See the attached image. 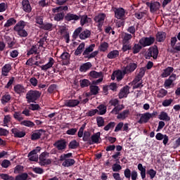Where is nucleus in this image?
Wrapping results in <instances>:
<instances>
[{
  "mask_svg": "<svg viewBox=\"0 0 180 180\" xmlns=\"http://www.w3.org/2000/svg\"><path fill=\"white\" fill-rule=\"evenodd\" d=\"M119 54H120V52L118 50H113V51H110L108 53L107 57L110 60H113L115 58H117V57H119Z\"/></svg>",
  "mask_w": 180,
  "mask_h": 180,
  "instance_id": "nucleus-29",
  "label": "nucleus"
},
{
  "mask_svg": "<svg viewBox=\"0 0 180 180\" xmlns=\"http://www.w3.org/2000/svg\"><path fill=\"white\" fill-rule=\"evenodd\" d=\"M70 57L71 56L70 55V53H68V52H63L60 57L62 65H68V64H70Z\"/></svg>",
  "mask_w": 180,
  "mask_h": 180,
  "instance_id": "nucleus-13",
  "label": "nucleus"
},
{
  "mask_svg": "<svg viewBox=\"0 0 180 180\" xmlns=\"http://www.w3.org/2000/svg\"><path fill=\"white\" fill-rule=\"evenodd\" d=\"M127 73H124V70H118L115 72V77L117 78V81H122L123 78L124 77V75H126Z\"/></svg>",
  "mask_w": 180,
  "mask_h": 180,
  "instance_id": "nucleus-40",
  "label": "nucleus"
},
{
  "mask_svg": "<svg viewBox=\"0 0 180 180\" xmlns=\"http://www.w3.org/2000/svg\"><path fill=\"white\" fill-rule=\"evenodd\" d=\"M22 126H25L26 127H33L35 126L33 122L30 120H24L20 122Z\"/></svg>",
  "mask_w": 180,
  "mask_h": 180,
  "instance_id": "nucleus-49",
  "label": "nucleus"
},
{
  "mask_svg": "<svg viewBox=\"0 0 180 180\" xmlns=\"http://www.w3.org/2000/svg\"><path fill=\"white\" fill-rule=\"evenodd\" d=\"M72 157V153L63 154L60 156L59 161H64V160H70Z\"/></svg>",
  "mask_w": 180,
  "mask_h": 180,
  "instance_id": "nucleus-55",
  "label": "nucleus"
},
{
  "mask_svg": "<svg viewBox=\"0 0 180 180\" xmlns=\"http://www.w3.org/2000/svg\"><path fill=\"white\" fill-rule=\"evenodd\" d=\"M11 95L5 94L1 98V103H3V104L8 103V102H9V101H11Z\"/></svg>",
  "mask_w": 180,
  "mask_h": 180,
  "instance_id": "nucleus-56",
  "label": "nucleus"
},
{
  "mask_svg": "<svg viewBox=\"0 0 180 180\" xmlns=\"http://www.w3.org/2000/svg\"><path fill=\"white\" fill-rule=\"evenodd\" d=\"M79 105V101L78 100H67L65 102V106H67L68 108H75V106H78Z\"/></svg>",
  "mask_w": 180,
  "mask_h": 180,
  "instance_id": "nucleus-23",
  "label": "nucleus"
},
{
  "mask_svg": "<svg viewBox=\"0 0 180 180\" xmlns=\"http://www.w3.org/2000/svg\"><path fill=\"white\" fill-rule=\"evenodd\" d=\"M11 131L13 134H14V137L22 139V137H25L26 136L25 131H19V129L16 128L12 129Z\"/></svg>",
  "mask_w": 180,
  "mask_h": 180,
  "instance_id": "nucleus-24",
  "label": "nucleus"
},
{
  "mask_svg": "<svg viewBox=\"0 0 180 180\" xmlns=\"http://www.w3.org/2000/svg\"><path fill=\"white\" fill-rule=\"evenodd\" d=\"M81 88H86L91 85V82L86 79H84L79 81Z\"/></svg>",
  "mask_w": 180,
  "mask_h": 180,
  "instance_id": "nucleus-50",
  "label": "nucleus"
},
{
  "mask_svg": "<svg viewBox=\"0 0 180 180\" xmlns=\"http://www.w3.org/2000/svg\"><path fill=\"white\" fill-rule=\"evenodd\" d=\"M53 64H54V59H53V58H50L49 62L48 63H46V65H41V69L43 71H47V70H49V68H51V67H53Z\"/></svg>",
  "mask_w": 180,
  "mask_h": 180,
  "instance_id": "nucleus-30",
  "label": "nucleus"
},
{
  "mask_svg": "<svg viewBox=\"0 0 180 180\" xmlns=\"http://www.w3.org/2000/svg\"><path fill=\"white\" fill-rule=\"evenodd\" d=\"M172 102H174V100L172 98L166 99L162 101V105L165 108H167V106H170V105H171V103H172Z\"/></svg>",
  "mask_w": 180,
  "mask_h": 180,
  "instance_id": "nucleus-60",
  "label": "nucleus"
},
{
  "mask_svg": "<svg viewBox=\"0 0 180 180\" xmlns=\"http://www.w3.org/2000/svg\"><path fill=\"white\" fill-rule=\"evenodd\" d=\"M39 27L43 30H48L49 32H51V30H53V23L45 22L42 24L41 26H40Z\"/></svg>",
  "mask_w": 180,
  "mask_h": 180,
  "instance_id": "nucleus-37",
  "label": "nucleus"
},
{
  "mask_svg": "<svg viewBox=\"0 0 180 180\" xmlns=\"http://www.w3.org/2000/svg\"><path fill=\"white\" fill-rule=\"evenodd\" d=\"M28 158L30 161H37L39 160V157L37 156V152L36 150H32L28 154Z\"/></svg>",
  "mask_w": 180,
  "mask_h": 180,
  "instance_id": "nucleus-28",
  "label": "nucleus"
},
{
  "mask_svg": "<svg viewBox=\"0 0 180 180\" xmlns=\"http://www.w3.org/2000/svg\"><path fill=\"white\" fill-rule=\"evenodd\" d=\"M124 109V105L123 104L122 105H117L116 107H115L111 111V113L112 115H119V112L121 110H123Z\"/></svg>",
  "mask_w": 180,
  "mask_h": 180,
  "instance_id": "nucleus-38",
  "label": "nucleus"
},
{
  "mask_svg": "<svg viewBox=\"0 0 180 180\" xmlns=\"http://www.w3.org/2000/svg\"><path fill=\"white\" fill-rule=\"evenodd\" d=\"M114 12L117 19H124L126 17V11L123 8H115Z\"/></svg>",
  "mask_w": 180,
  "mask_h": 180,
  "instance_id": "nucleus-12",
  "label": "nucleus"
},
{
  "mask_svg": "<svg viewBox=\"0 0 180 180\" xmlns=\"http://www.w3.org/2000/svg\"><path fill=\"white\" fill-rule=\"evenodd\" d=\"M150 57H153L154 60H157V58L158 57V48H157L156 46L148 49L146 54V58H150Z\"/></svg>",
  "mask_w": 180,
  "mask_h": 180,
  "instance_id": "nucleus-11",
  "label": "nucleus"
},
{
  "mask_svg": "<svg viewBox=\"0 0 180 180\" xmlns=\"http://www.w3.org/2000/svg\"><path fill=\"white\" fill-rule=\"evenodd\" d=\"M50 157V153L48 152L42 153L39 158V164L41 167H45V165H50L51 164V159H48Z\"/></svg>",
  "mask_w": 180,
  "mask_h": 180,
  "instance_id": "nucleus-5",
  "label": "nucleus"
},
{
  "mask_svg": "<svg viewBox=\"0 0 180 180\" xmlns=\"http://www.w3.org/2000/svg\"><path fill=\"white\" fill-rule=\"evenodd\" d=\"M37 46L33 45L31 49L27 51V56H32V54H37Z\"/></svg>",
  "mask_w": 180,
  "mask_h": 180,
  "instance_id": "nucleus-47",
  "label": "nucleus"
},
{
  "mask_svg": "<svg viewBox=\"0 0 180 180\" xmlns=\"http://www.w3.org/2000/svg\"><path fill=\"white\" fill-rule=\"evenodd\" d=\"M14 91L15 94H18V95H22V94L26 93V89L22 84H16L14 86Z\"/></svg>",
  "mask_w": 180,
  "mask_h": 180,
  "instance_id": "nucleus-22",
  "label": "nucleus"
},
{
  "mask_svg": "<svg viewBox=\"0 0 180 180\" xmlns=\"http://www.w3.org/2000/svg\"><path fill=\"white\" fill-rule=\"evenodd\" d=\"M150 119H151L150 117V112H145L141 115V117L138 121V123H139V124H143V123H148Z\"/></svg>",
  "mask_w": 180,
  "mask_h": 180,
  "instance_id": "nucleus-20",
  "label": "nucleus"
},
{
  "mask_svg": "<svg viewBox=\"0 0 180 180\" xmlns=\"http://www.w3.org/2000/svg\"><path fill=\"white\" fill-rule=\"evenodd\" d=\"M16 20L13 18H9L4 25L5 29H9L11 26H13V25H16Z\"/></svg>",
  "mask_w": 180,
  "mask_h": 180,
  "instance_id": "nucleus-32",
  "label": "nucleus"
},
{
  "mask_svg": "<svg viewBox=\"0 0 180 180\" xmlns=\"http://www.w3.org/2000/svg\"><path fill=\"white\" fill-rule=\"evenodd\" d=\"M146 4L150 8V13H157L161 6V4L158 1H151L150 3L147 1Z\"/></svg>",
  "mask_w": 180,
  "mask_h": 180,
  "instance_id": "nucleus-7",
  "label": "nucleus"
},
{
  "mask_svg": "<svg viewBox=\"0 0 180 180\" xmlns=\"http://www.w3.org/2000/svg\"><path fill=\"white\" fill-rule=\"evenodd\" d=\"M97 109H98V115H102L106 113V109H108V108L106 107V105L101 104L97 107Z\"/></svg>",
  "mask_w": 180,
  "mask_h": 180,
  "instance_id": "nucleus-42",
  "label": "nucleus"
},
{
  "mask_svg": "<svg viewBox=\"0 0 180 180\" xmlns=\"http://www.w3.org/2000/svg\"><path fill=\"white\" fill-rule=\"evenodd\" d=\"M5 39L8 49H12L13 46H15V41H12V38H11V37H6Z\"/></svg>",
  "mask_w": 180,
  "mask_h": 180,
  "instance_id": "nucleus-53",
  "label": "nucleus"
},
{
  "mask_svg": "<svg viewBox=\"0 0 180 180\" xmlns=\"http://www.w3.org/2000/svg\"><path fill=\"white\" fill-rule=\"evenodd\" d=\"M125 61H127V63H129V64L124 68V74H130V72H133V71L137 68V64L132 63L131 59L127 58Z\"/></svg>",
  "mask_w": 180,
  "mask_h": 180,
  "instance_id": "nucleus-8",
  "label": "nucleus"
},
{
  "mask_svg": "<svg viewBox=\"0 0 180 180\" xmlns=\"http://www.w3.org/2000/svg\"><path fill=\"white\" fill-rule=\"evenodd\" d=\"M75 164L74 159H65L62 163L63 167H72Z\"/></svg>",
  "mask_w": 180,
  "mask_h": 180,
  "instance_id": "nucleus-33",
  "label": "nucleus"
},
{
  "mask_svg": "<svg viewBox=\"0 0 180 180\" xmlns=\"http://www.w3.org/2000/svg\"><path fill=\"white\" fill-rule=\"evenodd\" d=\"M131 44L129 42H123L122 50L124 53H126V51L129 50H131Z\"/></svg>",
  "mask_w": 180,
  "mask_h": 180,
  "instance_id": "nucleus-48",
  "label": "nucleus"
},
{
  "mask_svg": "<svg viewBox=\"0 0 180 180\" xmlns=\"http://www.w3.org/2000/svg\"><path fill=\"white\" fill-rule=\"evenodd\" d=\"M83 141H88L89 144L91 141V132L90 131H84V136H83Z\"/></svg>",
  "mask_w": 180,
  "mask_h": 180,
  "instance_id": "nucleus-54",
  "label": "nucleus"
},
{
  "mask_svg": "<svg viewBox=\"0 0 180 180\" xmlns=\"http://www.w3.org/2000/svg\"><path fill=\"white\" fill-rule=\"evenodd\" d=\"M168 94V91L161 89L157 91V96L158 98H165Z\"/></svg>",
  "mask_w": 180,
  "mask_h": 180,
  "instance_id": "nucleus-44",
  "label": "nucleus"
},
{
  "mask_svg": "<svg viewBox=\"0 0 180 180\" xmlns=\"http://www.w3.org/2000/svg\"><path fill=\"white\" fill-rule=\"evenodd\" d=\"M91 67H92V63H91L90 62H87L83 64L80 67L79 70L82 72H85L86 71H88V70H89V68H91Z\"/></svg>",
  "mask_w": 180,
  "mask_h": 180,
  "instance_id": "nucleus-41",
  "label": "nucleus"
},
{
  "mask_svg": "<svg viewBox=\"0 0 180 180\" xmlns=\"http://www.w3.org/2000/svg\"><path fill=\"white\" fill-rule=\"evenodd\" d=\"M138 169L141 171V176L142 179L146 178V167H143V165L139 163L138 165Z\"/></svg>",
  "mask_w": 180,
  "mask_h": 180,
  "instance_id": "nucleus-43",
  "label": "nucleus"
},
{
  "mask_svg": "<svg viewBox=\"0 0 180 180\" xmlns=\"http://www.w3.org/2000/svg\"><path fill=\"white\" fill-rule=\"evenodd\" d=\"M22 8L24 12L30 13L32 12V6H30V1L29 0H22Z\"/></svg>",
  "mask_w": 180,
  "mask_h": 180,
  "instance_id": "nucleus-18",
  "label": "nucleus"
},
{
  "mask_svg": "<svg viewBox=\"0 0 180 180\" xmlns=\"http://www.w3.org/2000/svg\"><path fill=\"white\" fill-rule=\"evenodd\" d=\"M44 133H46V131L43 129L35 130L31 135V140L33 141L39 140Z\"/></svg>",
  "mask_w": 180,
  "mask_h": 180,
  "instance_id": "nucleus-14",
  "label": "nucleus"
},
{
  "mask_svg": "<svg viewBox=\"0 0 180 180\" xmlns=\"http://www.w3.org/2000/svg\"><path fill=\"white\" fill-rule=\"evenodd\" d=\"M89 77H91V78H103V72H96L95 70H92L89 72Z\"/></svg>",
  "mask_w": 180,
  "mask_h": 180,
  "instance_id": "nucleus-31",
  "label": "nucleus"
},
{
  "mask_svg": "<svg viewBox=\"0 0 180 180\" xmlns=\"http://www.w3.org/2000/svg\"><path fill=\"white\" fill-rule=\"evenodd\" d=\"M154 41H155V39L153 37H142L139 43L142 46V47H147V46H151V44H154Z\"/></svg>",
  "mask_w": 180,
  "mask_h": 180,
  "instance_id": "nucleus-9",
  "label": "nucleus"
},
{
  "mask_svg": "<svg viewBox=\"0 0 180 180\" xmlns=\"http://www.w3.org/2000/svg\"><path fill=\"white\" fill-rule=\"evenodd\" d=\"M141 49H143V47L139 44H135L134 46L131 48L134 54H137V53H140Z\"/></svg>",
  "mask_w": 180,
  "mask_h": 180,
  "instance_id": "nucleus-46",
  "label": "nucleus"
},
{
  "mask_svg": "<svg viewBox=\"0 0 180 180\" xmlns=\"http://www.w3.org/2000/svg\"><path fill=\"white\" fill-rule=\"evenodd\" d=\"M41 96V92L37 90H30L26 94L27 103H36V101Z\"/></svg>",
  "mask_w": 180,
  "mask_h": 180,
  "instance_id": "nucleus-4",
  "label": "nucleus"
},
{
  "mask_svg": "<svg viewBox=\"0 0 180 180\" xmlns=\"http://www.w3.org/2000/svg\"><path fill=\"white\" fill-rule=\"evenodd\" d=\"M20 172H23V166L18 165L14 169V174H20Z\"/></svg>",
  "mask_w": 180,
  "mask_h": 180,
  "instance_id": "nucleus-63",
  "label": "nucleus"
},
{
  "mask_svg": "<svg viewBox=\"0 0 180 180\" xmlns=\"http://www.w3.org/2000/svg\"><path fill=\"white\" fill-rule=\"evenodd\" d=\"M27 25V22L20 20L13 27L14 32H16L17 34L20 36V37H27L29 34L27 31L25 30V26Z\"/></svg>",
  "mask_w": 180,
  "mask_h": 180,
  "instance_id": "nucleus-1",
  "label": "nucleus"
},
{
  "mask_svg": "<svg viewBox=\"0 0 180 180\" xmlns=\"http://www.w3.org/2000/svg\"><path fill=\"white\" fill-rule=\"evenodd\" d=\"M90 91L92 95H98L99 92V87L98 86H90Z\"/></svg>",
  "mask_w": 180,
  "mask_h": 180,
  "instance_id": "nucleus-57",
  "label": "nucleus"
},
{
  "mask_svg": "<svg viewBox=\"0 0 180 180\" xmlns=\"http://www.w3.org/2000/svg\"><path fill=\"white\" fill-rule=\"evenodd\" d=\"M106 18V14L105 13H98L94 18V20L96 23H97L98 28L99 30L102 29L103 26V23H105V19Z\"/></svg>",
  "mask_w": 180,
  "mask_h": 180,
  "instance_id": "nucleus-6",
  "label": "nucleus"
},
{
  "mask_svg": "<svg viewBox=\"0 0 180 180\" xmlns=\"http://www.w3.org/2000/svg\"><path fill=\"white\" fill-rule=\"evenodd\" d=\"M80 19V25L81 26H85V25H88L89 23L92 22V18H89L87 15H79Z\"/></svg>",
  "mask_w": 180,
  "mask_h": 180,
  "instance_id": "nucleus-19",
  "label": "nucleus"
},
{
  "mask_svg": "<svg viewBox=\"0 0 180 180\" xmlns=\"http://www.w3.org/2000/svg\"><path fill=\"white\" fill-rule=\"evenodd\" d=\"M13 117L15 119V120H18V122H22L25 118L22 116V112L15 111L13 114Z\"/></svg>",
  "mask_w": 180,
  "mask_h": 180,
  "instance_id": "nucleus-45",
  "label": "nucleus"
},
{
  "mask_svg": "<svg viewBox=\"0 0 180 180\" xmlns=\"http://www.w3.org/2000/svg\"><path fill=\"white\" fill-rule=\"evenodd\" d=\"M53 146L58 151H64L67 148V141L64 139L56 141Z\"/></svg>",
  "mask_w": 180,
  "mask_h": 180,
  "instance_id": "nucleus-10",
  "label": "nucleus"
},
{
  "mask_svg": "<svg viewBox=\"0 0 180 180\" xmlns=\"http://www.w3.org/2000/svg\"><path fill=\"white\" fill-rule=\"evenodd\" d=\"M95 46H96L95 44H92L85 49V50L83 51V53H82V55L84 56V58H87L88 60H91V58H95V57H96L97 55L99 54L98 51H94Z\"/></svg>",
  "mask_w": 180,
  "mask_h": 180,
  "instance_id": "nucleus-3",
  "label": "nucleus"
},
{
  "mask_svg": "<svg viewBox=\"0 0 180 180\" xmlns=\"http://www.w3.org/2000/svg\"><path fill=\"white\" fill-rule=\"evenodd\" d=\"M1 167L3 168H8V167H11V161L8 160H3V162H1Z\"/></svg>",
  "mask_w": 180,
  "mask_h": 180,
  "instance_id": "nucleus-64",
  "label": "nucleus"
},
{
  "mask_svg": "<svg viewBox=\"0 0 180 180\" xmlns=\"http://www.w3.org/2000/svg\"><path fill=\"white\" fill-rule=\"evenodd\" d=\"M108 47H109V44H108V42H103L100 45V50L101 51H106Z\"/></svg>",
  "mask_w": 180,
  "mask_h": 180,
  "instance_id": "nucleus-62",
  "label": "nucleus"
},
{
  "mask_svg": "<svg viewBox=\"0 0 180 180\" xmlns=\"http://www.w3.org/2000/svg\"><path fill=\"white\" fill-rule=\"evenodd\" d=\"M79 146V143H78L76 140H73L70 141L68 146L69 148H71L72 150L77 148Z\"/></svg>",
  "mask_w": 180,
  "mask_h": 180,
  "instance_id": "nucleus-51",
  "label": "nucleus"
},
{
  "mask_svg": "<svg viewBox=\"0 0 180 180\" xmlns=\"http://www.w3.org/2000/svg\"><path fill=\"white\" fill-rule=\"evenodd\" d=\"M0 178L4 180H15V178L12 176H9L8 174H0Z\"/></svg>",
  "mask_w": 180,
  "mask_h": 180,
  "instance_id": "nucleus-61",
  "label": "nucleus"
},
{
  "mask_svg": "<svg viewBox=\"0 0 180 180\" xmlns=\"http://www.w3.org/2000/svg\"><path fill=\"white\" fill-rule=\"evenodd\" d=\"M96 122L98 127H102L105 126V120H103V117H98L96 118Z\"/></svg>",
  "mask_w": 180,
  "mask_h": 180,
  "instance_id": "nucleus-58",
  "label": "nucleus"
},
{
  "mask_svg": "<svg viewBox=\"0 0 180 180\" xmlns=\"http://www.w3.org/2000/svg\"><path fill=\"white\" fill-rule=\"evenodd\" d=\"M84 49H85V44L82 42L78 46V47L75 50V56H79L80 54H82Z\"/></svg>",
  "mask_w": 180,
  "mask_h": 180,
  "instance_id": "nucleus-39",
  "label": "nucleus"
},
{
  "mask_svg": "<svg viewBox=\"0 0 180 180\" xmlns=\"http://www.w3.org/2000/svg\"><path fill=\"white\" fill-rule=\"evenodd\" d=\"M130 115V111L129 110H125L123 112L118 113L117 119H121V120H124L127 117H129Z\"/></svg>",
  "mask_w": 180,
  "mask_h": 180,
  "instance_id": "nucleus-27",
  "label": "nucleus"
},
{
  "mask_svg": "<svg viewBox=\"0 0 180 180\" xmlns=\"http://www.w3.org/2000/svg\"><path fill=\"white\" fill-rule=\"evenodd\" d=\"M79 15L77 14L68 13L65 15V20H66V22H72V20L77 22L79 20Z\"/></svg>",
  "mask_w": 180,
  "mask_h": 180,
  "instance_id": "nucleus-16",
  "label": "nucleus"
},
{
  "mask_svg": "<svg viewBox=\"0 0 180 180\" xmlns=\"http://www.w3.org/2000/svg\"><path fill=\"white\" fill-rule=\"evenodd\" d=\"M64 18H65V13L60 12L55 14L53 19L56 22H61V20H64Z\"/></svg>",
  "mask_w": 180,
  "mask_h": 180,
  "instance_id": "nucleus-35",
  "label": "nucleus"
},
{
  "mask_svg": "<svg viewBox=\"0 0 180 180\" xmlns=\"http://www.w3.org/2000/svg\"><path fill=\"white\" fill-rule=\"evenodd\" d=\"M115 126H116V122H111L108 123V124L104 127V130H105V131H108L110 130V129H113Z\"/></svg>",
  "mask_w": 180,
  "mask_h": 180,
  "instance_id": "nucleus-59",
  "label": "nucleus"
},
{
  "mask_svg": "<svg viewBox=\"0 0 180 180\" xmlns=\"http://www.w3.org/2000/svg\"><path fill=\"white\" fill-rule=\"evenodd\" d=\"M176 79V75L172 74L168 79H167L165 81L164 86L165 88H169L172 85L174 81Z\"/></svg>",
  "mask_w": 180,
  "mask_h": 180,
  "instance_id": "nucleus-17",
  "label": "nucleus"
},
{
  "mask_svg": "<svg viewBox=\"0 0 180 180\" xmlns=\"http://www.w3.org/2000/svg\"><path fill=\"white\" fill-rule=\"evenodd\" d=\"M174 72V68L172 67H167L166 69L163 70V72L161 75L162 78H167V77H169L171 74Z\"/></svg>",
  "mask_w": 180,
  "mask_h": 180,
  "instance_id": "nucleus-25",
  "label": "nucleus"
},
{
  "mask_svg": "<svg viewBox=\"0 0 180 180\" xmlns=\"http://www.w3.org/2000/svg\"><path fill=\"white\" fill-rule=\"evenodd\" d=\"M11 70H12V65L11 64H6L1 69L2 75L7 77Z\"/></svg>",
  "mask_w": 180,
  "mask_h": 180,
  "instance_id": "nucleus-26",
  "label": "nucleus"
},
{
  "mask_svg": "<svg viewBox=\"0 0 180 180\" xmlns=\"http://www.w3.org/2000/svg\"><path fill=\"white\" fill-rule=\"evenodd\" d=\"M130 94V86H125L122 89H121L118 96L120 99H123V98H127V95Z\"/></svg>",
  "mask_w": 180,
  "mask_h": 180,
  "instance_id": "nucleus-15",
  "label": "nucleus"
},
{
  "mask_svg": "<svg viewBox=\"0 0 180 180\" xmlns=\"http://www.w3.org/2000/svg\"><path fill=\"white\" fill-rule=\"evenodd\" d=\"M99 140H101V132H97L91 136L89 144H98L100 143Z\"/></svg>",
  "mask_w": 180,
  "mask_h": 180,
  "instance_id": "nucleus-21",
  "label": "nucleus"
},
{
  "mask_svg": "<svg viewBox=\"0 0 180 180\" xmlns=\"http://www.w3.org/2000/svg\"><path fill=\"white\" fill-rule=\"evenodd\" d=\"M167 34L165 32H159L156 34V40L159 42L164 41V40H165Z\"/></svg>",
  "mask_w": 180,
  "mask_h": 180,
  "instance_id": "nucleus-36",
  "label": "nucleus"
},
{
  "mask_svg": "<svg viewBox=\"0 0 180 180\" xmlns=\"http://www.w3.org/2000/svg\"><path fill=\"white\" fill-rule=\"evenodd\" d=\"M158 118L160 120H164L165 122H169L171 120V117H169L168 114L164 111L160 112Z\"/></svg>",
  "mask_w": 180,
  "mask_h": 180,
  "instance_id": "nucleus-34",
  "label": "nucleus"
},
{
  "mask_svg": "<svg viewBox=\"0 0 180 180\" xmlns=\"http://www.w3.org/2000/svg\"><path fill=\"white\" fill-rule=\"evenodd\" d=\"M78 36L81 40H86V39H89V37H91V30L85 29L82 31V27H79L73 32L72 37L73 39H77Z\"/></svg>",
  "mask_w": 180,
  "mask_h": 180,
  "instance_id": "nucleus-2",
  "label": "nucleus"
},
{
  "mask_svg": "<svg viewBox=\"0 0 180 180\" xmlns=\"http://www.w3.org/2000/svg\"><path fill=\"white\" fill-rule=\"evenodd\" d=\"M27 178H29V174H27V173H22L17 175L15 176V180H27Z\"/></svg>",
  "mask_w": 180,
  "mask_h": 180,
  "instance_id": "nucleus-52",
  "label": "nucleus"
}]
</instances>
